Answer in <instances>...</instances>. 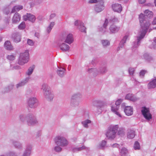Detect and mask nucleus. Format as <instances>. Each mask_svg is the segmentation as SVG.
I'll return each mask as SVG.
<instances>
[{
  "label": "nucleus",
  "instance_id": "obj_1",
  "mask_svg": "<svg viewBox=\"0 0 156 156\" xmlns=\"http://www.w3.org/2000/svg\"><path fill=\"white\" fill-rule=\"evenodd\" d=\"M153 16V12L148 9L145 11L144 14L141 13L140 15L139 19L141 26V30L139 33L140 36L137 37V42H134V47L136 48L139 45L140 41L144 37L150 25L149 21L147 19L152 17Z\"/></svg>",
  "mask_w": 156,
  "mask_h": 156
},
{
  "label": "nucleus",
  "instance_id": "obj_2",
  "mask_svg": "<svg viewBox=\"0 0 156 156\" xmlns=\"http://www.w3.org/2000/svg\"><path fill=\"white\" fill-rule=\"evenodd\" d=\"M118 128L119 126L118 125L109 126L105 133V135L108 139H113L115 138Z\"/></svg>",
  "mask_w": 156,
  "mask_h": 156
},
{
  "label": "nucleus",
  "instance_id": "obj_3",
  "mask_svg": "<svg viewBox=\"0 0 156 156\" xmlns=\"http://www.w3.org/2000/svg\"><path fill=\"white\" fill-rule=\"evenodd\" d=\"M29 59V51L27 50L24 52L20 54L18 63L20 65H23L28 62Z\"/></svg>",
  "mask_w": 156,
  "mask_h": 156
},
{
  "label": "nucleus",
  "instance_id": "obj_4",
  "mask_svg": "<svg viewBox=\"0 0 156 156\" xmlns=\"http://www.w3.org/2000/svg\"><path fill=\"white\" fill-rule=\"evenodd\" d=\"M54 141L57 145L61 147H66L69 144L68 140L64 137L58 136L56 137L54 139Z\"/></svg>",
  "mask_w": 156,
  "mask_h": 156
},
{
  "label": "nucleus",
  "instance_id": "obj_5",
  "mask_svg": "<svg viewBox=\"0 0 156 156\" xmlns=\"http://www.w3.org/2000/svg\"><path fill=\"white\" fill-rule=\"evenodd\" d=\"M27 122L29 126H34L38 123V121L35 115L31 114L27 115Z\"/></svg>",
  "mask_w": 156,
  "mask_h": 156
},
{
  "label": "nucleus",
  "instance_id": "obj_6",
  "mask_svg": "<svg viewBox=\"0 0 156 156\" xmlns=\"http://www.w3.org/2000/svg\"><path fill=\"white\" fill-rule=\"evenodd\" d=\"M43 94L44 98L48 101L52 100L54 95L50 88H44Z\"/></svg>",
  "mask_w": 156,
  "mask_h": 156
},
{
  "label": "nucleus",
  "instance_id": "obj_7",
  "mask_svg": "<svg viewBox=\"0 0 156 156\" xmlns=\"http://www.w3.org/2000/svg\"><path fill=\"white\" fill-rule=\"evenodd\" d=\"M141 112L144 117L147 120L149 121L152 119V115L150 113L149 108L143 107L142 108Z\"/></svg>",
  "mask_w": 156,
  "mask_h": 156
},
{
  "label": "nucleus",
  "instance_id": "obj_8",
  "mask_svg": "<svg viewBox=\"0 0 156 156\" xmlns=\"http://www.w3.org/2000/svg\"><path fill=\"white\" fill-rule=\"evenodd\" d=\"M27 104L29 107L31 108H35L38 105V101L36 98H30L28 100Z\"/></svg>",
  "mask_w": 156,
  "mask_h": 156
},
{
  "label": "nucleus",
  "instance_id": "obj_9",
  "mask_svg": "<svg viewBox=\"0 0 156 156\" xmlns=\"http://www.w3.org/2000/svg\"><path fill=\"white\" fill-rule=\"evenodd\" d=\"M104 2L102 0L99 1L98 3L94 7V10L96 12H100L104 9Z\"/></svg>",
  "mask_w": 156,
  "mask_h": 156
},
{
  "label": "nucleus",
  "instance_id": "obj_10",
  "mask_svg": "<svg viewBox=\"0 0 156 156\" xmlns=\"http://www.w3.org/2000/svg\"><path fill=\"white\" fill-rule=\"evenodd\" d=\"M74 25L81 32H86V28L85 27L84 23L80 20H77L74 23Z\"/></svg>",
  "mask_w": 156,
  "mask_h": 156
},
{
  "label": "nucleus",
  "instance_id": "obj_11",
  "mask_svg": "<svg viewBox=\"0 0 156 156\" xmlns=\"http://www.w3.org/2000/svg\"><path fill=\"white\" fill-rule=\"evenodd\" d=\"M93 104L94 106H96L97 108H100L104 106V103L101 100H95L93 101ZM99 109L100 111H99V112H101V110L100 109Z\"/></svg>",
  "mask_w": 156,
  "mask_h": 156
},
{
  "label": "nucleus",
  "instance_id": "obj_12",
  "mask_svg": "<svg viewBox=\"0 0 156 156\" xmlns=\"http://www.w3.org/2000/svg\"><path fill=\"white\" fill-rule=\"evenodd\" d=\"M32 148V147L31 145H27L22 156H30L31 153Z\"/></svg>",
  "mask_w": 156,
  "mask_h": 156
},
{
  "label": "nucleus",
  "instance_id": "obj_13",
  "mask_svg": "<svg viewBox=\"0 0 156 156\" xmlns=\"http://www.w3.org/2000/svg\"><path fill=\"white\" fill-rule=\"evenodd\" d=\"M12 143L15 147L16 149H18L20 150H23V147L22 144L20 142L14 140H12Z\"/></svg>",
  "mask_w": 156,
  "mask_h": 156
},
{
  "label": "nucleus",
  "instance_id": "obj_14",
  "mask_svg": "<svg viewBox=\"0 0 156 156\" xmlns=\"http://www.w3.org/2000/svg\"><path fill=\"white\" fill-rule=\"evenodd\" d=\"M12 37L14 42L18 43L21 41V35L19 33H15L12 34Z\"/></svg>",
  "mask_w": 156,
  "mask_h": 156
},
{
  "label": "nucleus",
  "instance_id": "obj_15",
  "mask_svg": "<svg viewBox=\"0 0 156 156\" xmlns=\"http://www.w3.org/2000/svg\"><path fill=\"white\" fill-rule=\"evenodd\" d=\"M58 45L60 49L63 51H68L70 48L69 45L64 43H62V44L59 43L58 44Z\"/></svg>",
  "mask_w": 156,
  "mask_h": 156
},
{
  "label": "nucleus",
  "instance_id": "obj_16",
  "mask_svg": "<svg viewBox=\"0 0 156 156\" xmlns=\"http://www.w3.org/2000/svg\"><path fill=\"white\" fill-rule=\"evenodd\" d=\"M124 112L127 115H131L133 114V108L131 106H127L124 108Z\"/></svg>",
  "mask_w": 156,
  "mask_h": 156
},
{
  "label": "nucleus",
  "instance_id": "obj_17",
  "mask_svg": "<svg viewBox=\"0 0 156 156\" xmlns=\"http://www.w3.org/2000/svg\"><path fill=\"white\" fill-rule=\"evenodd\" d=\"M112 7L114 11L119 12H120L122 9L121 5L118 3L113 4L112 5Z\"/></svg>",
  "mask_w": 156,
  "mask_h": 156
},
{
  "label": "nucleus",
  "instance_id": "obj_18",
  "mask_svg": "<svg viewBox=\"0 0 156 156\" xmlns=\"http://www.w3.org/2000/svg\"><path fill=\"white\" fill-rule=\"evenodd\" d=\"M120 29V27H117L114 25H111L109 28L110 33V34H114L117 32Z\"/></svg>",
  "mask_w": 156,
  "mask_h": 156
},
{
  "label": "nucleus",
  "instance_id": "obj_19",
  "mask_svg": "<svg viewBox=\"0 0 156 156\" xmlns=\"http://www.w3.org/2000/svg\"><path fill=\"white\" fill-rule=\"evenodd\" d=\"M129 37V36L128 35H126L123 37L122 40L121 41L119 44V46L117 48L118 51L119 50L120 48H122L124 47V44Z\"/></svg>",
  "mask_w": 156,
  "mask_h": 156
},
{
  "label": "nucleus",
  "instance_id": "obj_20",
  "mask_svg": "<svg viewBox=\"0 0 156 156\" xmlns=\"http://www.w3.org/2000/svg\"><path fill=\"white\" fill-rule=\"evenodd\" d=\"M43 0H24V2L26 3H28L30 5V7L34 6V2L39 4L41 3Z\"/></svg>",
  "mask_w": 156,
  "mask_h": 156
},
{
  "label": "nucleus",
  "instance_id": "obj_21",
  "mask_svg": "<svg viewBox=\"0 0 156 156\" xmlns=\"http://www.w3.org/2000/svg\"><path fill=\"white\" fill-rule=\"evenodd\" d=\"M108 23V20L107 19H106L103 25V27L99 29V31L102 33H104L106 31V28Z\"/></svg>",
  "mask_w": 156,
  "mask_h": 156
},
{
  "label": "nucleus",
  "instance_id": "obj_22",
  "mask_svg": "<svg viewBox=\"0 0 156 156\" xmlns=\"http://www.w3.org/2000/svg\"><path fill=\"white\" fill-rule=\"evenodd\" d=\"M21 16L18 13H15L12 19V22L13 23H16L19 22L20 20Z\"/></svg>",
  "mask_w": 156,
  "mask_h": 156
},
{
  "label": "nucleus",
  "instance_id": "obj_23",
  "mask_svg": "<svg viewBox=\"0 0 156 156\" xmlns=\"http://www.w3.org/2000/svg\"><path fill=\"white\" fill-rule=\"evenodd\" d=\"M73 39L72 34H69L67 35L65 42L69 44H70L73 42Z\"/></svg>",
  "mask_w": 156,
  "mask_h": 156
},
{
  "label": "nucleus",
  "instance_id": "obj_24",
  "mask_svg": "<svg viewBox=\"0 0 156 156\" xmlns=\"http://www.w3.org/2000/svg\"><path fill=\"white\" fill-rule=\"evenodd\" d=\"M125 99L133 101H135L137 100V98L133 94H127L125 97Z\"/></svg>",
  "mask_w": 156,
  "mask_h": 156
},
{
  "label": "nucleus",
  "instance_id": "obj_25",
  "mask_svg": "<svg viewBox=\"0 0 156 156\" xmlns=\"http://www.w3.org/2000/svg\"><path fill=\"white\" fill-rule=\"evenodd\" d=\"M87 72L89 73H92L94 76H96L99 73V71L95 68L88 69L87 70Z\"/></svg>",
  "mask_w": 156,
  "mask_h": 156
},
{
  "label": "nucleus",
  "instance_id": "obj_26",
  "mask_svg": "<svg viewBox=\"0 0 156 156\" xmlns=\"http://www.w3.org/2000/svg\"><path fill=\"white\" fill-rule=\"evenodd\" d=\"M4 46L6 49L8 50H11L13 49V46L11 45V43L9 41L5 42Z\"/></svg>",
  "mask_w": 156,
  "mask_h": 156
},
{
  "label": "nucleus",
  "instance_id": "obj_27",
  "mask_svg": "<svg viewBox=\"0 0 156 156\" xmlns=\"http://www.w3.org/2000/svg\"><path fill=\"white\" fill-rule=\"evenodd\" d=\"M30 78V76L26 77L21 83H20L17 84L16 87L18 88L19 87H22L29 81Z\"/></svg>",
  "mask_w": 156,
  "mask_h": 156
},
{
  "label": "nucleus",
  "instance_id": "obj_28",
  "mask_svg": "<svg viewBox=\"0 0 156 156\" xmlns=\"http://www.w3.org/2000/svg\"><path fill=\"white\" fill-rule=\"evenodd\" d=\"M57 73L59 76L62 77L66 73V70L63 68H61L57 71Z\"/></svg>",
  "mask_w": 156,
  "mask_h": 156
},
{
  "label": "nucleus",
  "instance_id": "obj_29",
  "mask_svg": "<svg viewBox=\"0 0 156 156\" xmlns=\"http://www.w3.org/2000/svg\"><path fill=\"white\" fill-rule=\"evenodd\" d=\"M34 68V65H32L30 67L26 73V75L30 76L32 73Z\"/></svg>",
  "mask_w": 156,
  "mask_h": 156
},
{
  "label": "nucleus",
  "instance_id": "obj_30",
  "mask_svg": "<svg viewBox=\"0 0 156 156\" xmlns=\"http://www.w3.org/2000/svg\"><path fill=\"white\" fill-rule=\"evenodd\" d=\"M135 136V132L133 130H129L127 133V137L130 139H133Z\"/></svg>",
  "mask_w": 156,
  "mask_h": 156
},
{
  "label": "nucleus",
  "instance_id": "obj_31",
  "mask_svg": "<svg viewBox=\"0 0 156 156\" xmlns=\"http://www.w3.org/2000/svg\"><path fill=\"white\" fill-rule=\"evenodd\" d=\"M86 147L84 146L79 147H73L72 148V151L73 152H75L77 151H80L82 150L85 149Z\"/></svg>",
  "mask_w": 156,
  "mask_h": 156
},
{
  "label": "nucleus",
  "instance_id": "obj_32",
  "mask_svg": "<svg viewBox=\"0 0 156 156\" xmlns=\"http://www.w3.org/2000/svg\"><path fill=\"white\" fill-rule=\"evenodd\" d=\"M81 98L82 95L80 93L75 94L72 96L71 100H78Z\"/></svg>",
  "mask_w": 156,
  "mask_h": 156
},
{
  "label": "nucleus",
  "instance_id": "obj_33",
  "mask_svg": "<svg viewBox=\"0 0 156 156\" xmlns=\"http://www.w3.org/2000/svg\"><path fill=\"white\" fill-rule=\"evenodd\" d=\"M150 88H155L156 87V78L151 80L148 84Z\"/></svg>",
  "mask_w": 156,
  "mask_h": 156
},
{
  "label": "nucleus",
  "instance_id": "obj_34",
  "mask_svg": "<svg viewBox=\"0 0 156 156\" xmlns=\"http://www.w3.org/2000/svg\"><path fill=\"white\" fill-rule=\"evenodd\" d=\"M128 153L127 149L125 148H122L120 151V153L121 156H127V154Z\"/></svg>",
  "mask_w": 156,
  "mask_h": 156
},
{
  "label": "nucleus",
  "instance_id": "obj_35",
  "mask_svg": "<svg viewBox=\"0 0 156 156\" xmlns=\"http://www.w3.org/2000/svg\"><path fill=\"white\" fill-rule=\"evenodd\" d=\"M79 105V102L78 100H71L70 102L71 105L73 107L78 106Z\"/></svg>",
  "mask_w": 156,
  "mask_h": 156
},
{
  "label": "nucleus",
  "instance_id": "obj_36",
  "mask_svg": "<svg viewBox=\"0 0 156 156\" xmlns=\"http://www.w3.org/2000/svg\"><path fill=\"white\" fill-rule=\"evenodd\" d=\"M118 109L119 108H115V107H114L113 106H111L112 111L119 117H121L122 116L121 114L119 112H117Z\"/></svg>",
  "mask_w": 156,
  "mask_h": 156
},
{
  "label": "nucleus",
  "instance_id": "obj_37",
  "mask_svg": "<svg viewBox=\"0 0 156 156\" xmlns=\"http://www.w3.org/2000/svg\"><path fill=\"white\" fill-rule=\"evenodd\" d=\"M26 17H28V20L32 23L34 22L36 19L35 16L30 14H27V16Z\"/></svg>",
  "mask_w": 156,
  "mask_h": 156
},
{
  "label": "nucleus",
  "instance_id": "obj_38",
  "mask_svg": "<svg viewBox=\"0 0 156 156\" xmlns=\"http://www.w3.org/2000/svg\"><path fill=\"white\" fill-rule=\"evenodd\" d=\"M55 24V23L54 22H52L50 23V25L47 28V32L48 34L50 33Z\"/></svg>",
  "mask_w": 156,
  "mask_h": 156
},
{
  "label": "nucleus",
  "instance_id": "obj_39",
  "mask_svg": "<svg viewBox=\"0 0 156 156\" xmlns=\"http://www.w3.org/2000/svg\"><path fill=\"white\" fill-rule=\"evenodd\" d=\"M106 144V141L105 140H102L101 143L100 144L98 147V148L99 149H103L105 146Z\"/></svg>",
  "mask_w": 156,
  "mask_h": 156
},
{
  "label": "nucleus",
  "instance_id": "obj_40",
  "mask_svg": "<svg viewBox=\"0 0 156 156\" xmlns=\"http://www.w3.org/2000/svg\"><path fill=\"white\" fill-rule=\"evenodd\" d=\"M101 43L104 47L109 46L110 44V42L107 40H101Z\"/></svg>",
  "mask_w": 156,
  "mask_h": 156
},
{
  "label": "nucleus",
  "instance_id": "obj_41",
  "mask_svg": "<svg viewBox=\"0 0 156 156\" xmlns=\"http://www.w3.org/2000/svg\"><path fill=\"white\" fill-rule=\"evenodd\" d=\"M91 122L90 120L87 119L85 121L82 122L81 123L84 127L87 128L88 127V124L90 123Z\"/></svg>",
  "mask_w": 156,
  "mask_h": 156
},
{
  "label": "nucleus",
  "instance_id": "obj_42",
  "mask_svg": "<svg viewBox=\"0 0 156 156\" xmlns=\"http://www.w3.org/2000/svg\"><path fill=\"white\" fill-rule=\"evenodd\" d=\"M123 100L121 99H119L117 100L115 102V106H114L115 108H119V105L122 103Z\"/></svg>",
  "mask_w": 156,
  "mask_h": 156
},
{
  "label": "nucleus",
  "instance_id": "obj_43",
  "mask_svg": "<svg viewBox=\"0 0 156 156\" xmlns=\"http://www.w3.org/2000/svg\"><path fill=\"white\" fill-rule=\"evenodd\" d=\"M6 156H18L17 154L13 151H10L6 154Z\"/></svg>",
  "mask_w": 156,
  "mask_h": 156
},
{
  "label": "nucleus",
  "instance_id": "obj_44",
  "mask_svg": "<svg viewBox=\"0 0 156 156\" xmlns=\"http://www.w3.org/2000/svg\"><path fill=\"white\" fill-rule=\"evenodd\" d=\"M125 129L123 128H120L118 131V134L120 136H122L124 135L125 133Z\"/></svg>",
  "mask_w": 156,
  "mask_h": 156
},
{
  "label": "nucleus",
  "instance_id": "obj_45",
  "mask_svg": "<svg viewBox=\"0 0 156 156\" xmlns=\"http://www.w3.org/2000/svg\"><path fill=\"white\" fill-rule=\"evenodd\" d=\"M27 115H21L20 116V121L22 122H24L25 120L27 121Z\"/></svg>",
  "mask_w": 156,
  "mask_h": 156
},
{
  "label": "nucleus",
  "instance_id": "obj_46",
  "mask_svg": "<svg viewBox=\"0 0 156 156\" xmlns=\"http://www.w3.org/2000/svg\"><path fill=\"white\" fill-rule=\"evenodd\" d=\"M140 145L138 141H136L134 145V148L135 150H139L140 149Z\"/></svg>",
  "mask_w": 156,
  "mask_h": 156
},
{
  "label": "nucleus",
  "instance_id": "obj_47",
  "mask_svg": "<svg viewBox=\"0 0 156 156\" xmlns=\"http://www.w3.org/2000/svg\"><path fill=\"white\" fill-rule=\"evenodd\" d=\"M143 57L146 60L150 61L151 59V57L147 53H145L143 55Z\"/></svg>",
  "mask_w": 156,
  "mask_h": 156
},
{
  "label": "nucleus",
  "instance_id": "obj_48",
  "mask_svg": "<svg viewBox=\"0 0 156 156\" xmlns=\"http://www.w3.org/2000/svg\"><path fill=\"white\" fill-rule=\"evenodd\" d=\"M59 145H57L54 147V150L57 152H59L62 150V148Z\"/></svg>",
  "mask_w": 156,
  "mask_h": 156
},
{
  "label": "nucleus",
  "instance_id": "obj_49",
  "mask_svg": "<svg viewBox=\"0 0 156 156\" xmlns=\"http://www.w3.org/2000/svg\"><path fill=\"white\" fill-rule=\"evenodd\" d=\"M25 27V22H22L21 23L19 26L18 28L20 30L24 29Z\"/></svg>",
  "mask_w": 156,
  "mask_h": 156
},
{
  "label": "nucleus",
  "instance_id": "obj_50",
  "mask_svg": "<svg viewBox=\"0 0 156 156\" xmlns=\"http://www.w3.org/2000/svg\"><path fill=\"white\" fill-rule=\"evenodd\" d=\"M7 58L9 60H13L15 58V56L13 55H9L7 56Z\"/></svg>",
  "mask_w": 156,
  "mask_h": 156
},
{
  "label": "nucleus",
  "instance_id": "obj_51",
  "mask_svg": "<svg viewBox=\"0 0 156 156\" xmlns=\"http://www.w3.org/2000/svg\"><path fill=\"white\" fill-rule=\"evenodd\" d=\"M135 70V69L134 68H130L129 69V73L130 75L132 76L134 73Z\"/></svg>",
  "mask_w": 156,
  "mask_h": 156
},
{
  "label": "nucleus",
  "instance_id": "obj_52",
  "mask_svg": "<svg viewBox=\"0 0 156 156\" xmlns=\"http://www.w3.org/2000/svg\"><path fill=\"white\" fill-rule=\"evenodd\" d=\"M107 71V68L106 67H104L100 69V73H105Z\"/></svg>",
  "mask_w": 156,
  "mask_h": 156
},
{
  "label": "nucleus",
  "instance_id": "obj_53",
  "mask_svg": "<svg viewBox=\"0 0 156 156\" xmlns=\"http://www.w3.org/2000/svg\"><path fill=\"white\" fill-rule=\"evenodd\" d=\"M147 73V71L145 70H141L140 73V76L141 77H143L145 74Z\"/></svg>",
  "mask_w": 156,
  "mask_h": 156
},
{
  "label": "nucleus",
  "instance_id": "obj_54",
  "mask_svg": "<svg viewBox=\"0 0 156 156\" xmlns=\"http://www.w3.org/2000/svg\"><path fill=\"white\" fill-rule=\"evenodd\" d=\"M34 92L32 91L30 89H28L27 92V94L29 95H32L34 94Z\"/></svg>",
  "mask_w": 156,
  "mask_h": 156
},
{
  "label": "nucleus",
  "instance_id": "obj_55",
  "mask_svg": "<svg viewBox=\"0 0 156 156\" xmlns=\"http://www.w3.org/2000/svg\"><path fill=\"white\" fill-rule=\"evenodd\" d=\"M15 8H16V11H18L20 10L23 9V6L22 5H16L15 6Z\"/></svg>",
  "mask_w": 156,
  "mask_h": 156
},
{
  "label": "nucleus",
  "instance_id": "obj_56",
  "mask_svg": "<svg viewBox=\"0 0 156 156\" xmlns=\"http://www.w3.org/2000/svg\"><path fill=\"white\" fill-rule=\"evenodd\" d=\"M27 43L30 46H33L34 44V42L33 41L30 39H28Z\"/></svg>",
  "mask_w": 156,
  "mask_h": 156
},
{
  "label": "nucleus",
  "instance_id": "obj_57",
  "mask_svg": "<svg viewBox=\"0 0 156 156\" xmlns=\"http://www.w3.org/2000/svg\"><path fill=\"white\" fill-rule=\"evenodd\" d=\"M151 48H156V38H154V41L152 43V46H151Z\"/></svg>",
  "mask_w": 156,
  "mask_h": 156
},
{
  "label": "nucleus",
  "instance_id": "obj_58",
  "mask_svg": "<svg viewBox=\"0 0 156 156\" xmlns=\"http://www.w3.org/2000/svg\"><path fill=\"white\" fill-rule=\"evenodd\" d=\"M3 90H2V94H5L6 93H8L11 90L10 88H3Z\"/></svg>",
  "mask_w": 156,
  "mask_h": 156
},
{
  "label": "nucleus",
  "instance_id": "obj_59",
  "mask_svg": "<svg viewBox=\"0 0 156 156\" xmlns=\"http://www.w3.org/2000/svg\"><path fill=\"white\" fill-rule=\"evenodd\" d=\"M3 12L6 15H8L9 13V10L8 8H6L3 10Z\"/></svg>",
  "mask_w": 156,
  "mask_h": 156
},
{
  "label": "nucleus",
  "instance_id": "obj_60",
  "mask_svg": "<svg viewBox=\"0 0 156 156\" xmlns=\"http://www.w3.org/2000/svg\"><path fill=\"white\" fill-rule=\"evenodd\" d=\"M100 0H90L89 1V3H97V4L98 3L99 1Z\"/></svg>",
  "mask_w": 156,
  "mask_h": 156
},
{
  "label": "nucleus",
  "instance_id": "obj_61",
  "mask_svg": "<svg viewBox=\"0 0 156 156\" xmlns=\"http://www.w3.org/2000/svg\"><path fill=\"white\" fill-rule=\"evenodd\" d=\"M111 21L113 22H117L118 21V19L117 18L114 17L113 18H112L111 20Z\"/></svg>",
  "mask_w": 156,
  "mask_h": 156
},
{
  "label": "nucleus",
  "instance_id": "obj_62",
  "mask_svg": "<svg viewBox=\"0 0 156 156\" xmlns=\"http://www.w3.org/2000/svg\"><path fill=\"white\" fill-rule=\"evenodd\" d=\"M138 1L140 4H143L145 2L146 0H138Z\"/></svg>",
  "mask_w": 156,
  "mask_h": 156
},
{
  "label": "nucleus",
  "instance_id": "obj_63",
  "mask_svg": "<svg viewBox=\"0 0 156 156\" xmlns=\"http://www.w3.org/2000/svg\"><path fill=\"white\" fill-rule=\"evenodd\" d=\"M37 18L38 20L41 21L44 18L42 16H39L37 17Z\"/></svg>",
  "mask_w": 156,
  "mask_h": 156
},
{
  "label": "nucleus",
  "instance_id": "obj_64",
  "mask_svg": "<svg viewBox=\"0 0 156 156\" xmlns=\"http://www.w3.org/2000/svg\"><path fill=\"white\" fill-rule=\"evenodd\" d=\"M152 24L153 25L156 24V17L154 18L152 22Z\"/></svg>",
  "mask_w": 156,
  "mask_h": 156
}]
</instances>
